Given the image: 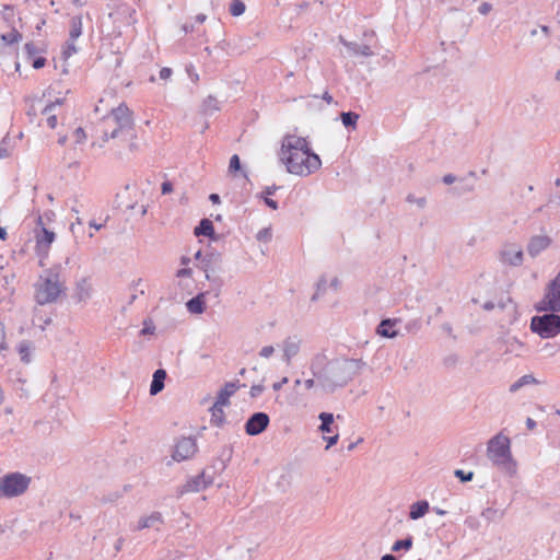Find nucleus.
<instances>
[{"label": "nucleus", "mask_w": 560, "mask_h": 560, "mask_svg": "<svg viewBox=\"0 0 560 560\" xmlns=\"http://www.w3.org/2000/svg\"><path fill=\"white\" fill-rule=\"evenodd\" d=\"M364 365L361 359L328 360L325 353H317L312 359L310 368L317 386L325 393H334L353 380Z\"/></svg>", "instance_id": "f257e3e1"}, {"label": "nucleus", "mask_w": 560, "mask_h": 560, "mask_svg": "<svg viewBox=\"0 0 560 560\" xmlns=\"http://www.w3.org/2000/svg\"><path fill=\"white\" fill-rule=\"evenodd\" d=\"M280 160L285 164L289 173L299 176H308L322 166L319 156L312 152L306 138L295 135L283 138Z\"/></svg>", "instance_id": "f03ea898"}, {"label": "nucleus", "mask_w": 560, "mask_h": 560, "mask_svg": "<svg viewBox=\"0 0 560 560\" xmlns=\"http://www.w3.org/2000/svg\"><path fill=\"white\" fill-rule=\"evenodd\" d=\"M62 266L54 265L46 269L34 284V299L39 305L51 304L66 294V279L61 275Z\"/></svg>", "instance_id": "7ed1b4c3"}, {"label": "nucleus", "mask_w": 560, "mask_h": 560, "mask_svg": "<svg viewBox=\"0 0 560 560\" xmlns=\"http://www.w3.org/2000/svg\"><path fill=\"white\" fill-rule=\"evenodd\" d=\"M103 140L132 139L135 137V121L132 112L124 103L110 108L103 116Z\"/></svg>", "instance_id": "20e7f679"}, {"label": "nucleus", "mask_w": 560, "mask_h": 560, "mask_svg": "<svg viewBox=\"0 0 560 560\" xmlns=\"http://www.w3.org/2000/svg\"><path fill=\"white\" fill-rule=\"evenodd\" d=\"M487 456L494 466L510 477L516 475L517 464L512 457L511 441L506 435L498 433L488 441Z\"/></svg>", "instance_id": "39448f33"}, {"label": "nucleus", "mask_w": 560, "mask_h": 560, "mask_svg": "<svg viewBox=\"0 0 560 560\" xmlns=\"http://www.w3.org/2000/svg\"><path fill=\"white\" fill-rule=\"evenodd\" d=\"M31 478L21 472L7 474L0 478V493L5 498L22 495L28 489Z\"/></svg>", "instance_id": "423d86ee"}, {"label": "nucleus", "mask_w": 560, "mask_h": 560, "mask_svg": "<svg viewBox=\"0 0 560 560\" xmlns=\"http://www.w3.org/2000/svg\"><path fill=\"white\" fill-rule=\"evenodd\" d=\"M550 312L541 316H534L530 322V329L541 338H553L560 332V315Z\"/></svg>", "instance_id": "0eeeda50"}, {"label": "nucleus", "mask_w": 560, "mask_h": 560, "mask_svg": "<svg viewBox=\"0 0 560 560\" xmlns=\"http://www.w3.org/2000/svg\"><path fill=\"white\" fill-rule=\"evenodd\" d=\"M536 308L540 312H560V271L547 285L544 299Z\"/></svg>", "instance_id": "6e6552de"}, {"label": "nucleus", "mask_w": 560, "mask_h": 560, "mask_svg": "<svg viewBox=\"0 0 560 560\" xmlns=\"http://www.w3.org/2000/svg\"><path fill=\"white\" fill-rule=\"evenodd\" d=\"M498 258L504 266L520 267L524 262V252L520 244L504 243L498 253Z\"/></svg>", "instance_id": "1a4fd4ad"}, {"label": "nucleus", "mask_w": 560, "mask_h": 560, "mask_svg": "<svg viewBox=\"0 0 560 560\" xmlns=\"http://www.w3.org/2000/svg\"><path fill=\"white\" fill-rule=\"evenodd\" d=\"M221 261L220 255L211 254L203 260V269L206 272V278L211 282V290L214 293V296L218 298L221 292V287L223 281L221 278L212 276L214 272V268L211 265H217Z\"/></svg>", "instance_id": "9d476101"}, {"label": "nucleus", "mask_w": 560, "mask_h": 560, "mask_svg": "<svg viewBox=\"0 0 560 560\" xmlns=\"http://www.w3.org/2000/svg\"><path fill=\"white\" fill-rule=\"evenodd\" d=\"M270 419L266 412L253 413L245 423V432L248 435H258L269 425Z\"/></svg>", "instance_id": "9b49d317"}, {"label": "nucleus", "mask_w": 560, "mask_h": 560, "mask_svg": "<svg viewBox=\"0 0 560 560\" xmlns=\"http://www.w3.org/2000/svg\"><path fill=\"white\" fill-rule=\"evenodd\" d=\"M197 451L195 439L182 438L175 445L173 458L177 462L190 458Z\"/></svg>", "instance_id": "f8f14e48"}, {"label": "nucleus", "mask_w": 560, "mask_h": 560, "mask_svg": "<svg viewBox=\"0 0 560 560\" xmlns=\"http://www.w3.org/2000/svg\"><path fill=\"white\" fill-rule=\"evenodd\" d=\"M552 238L548 235H533L527 244L526 250L532 258H536L540 253L549 248Z\"/></svg>", "instance_id": "ddd939ff"}, {"label": "nucleus", "mask_w": 560, "mask_h": 560, "mask_svg": "<svg viewBox=\"0 0 560 560\" xmlns=\"http://www.w3.org/2000/svg\"><path fill=\"white\" fill-rule=\"evenodd\" d=\"M301 343L302 340L298 336H289L282 341V360L287 364H290L292 359L299 354Z\"/></svg>", "instance_id": "4468645a"}, {"label": "nucleus", "mask_w": 560, "mask_h": 560, "mask_svg": "<svg viewBox=\"0 0 560 560\" xmlns=\"http://www.w3.org/2000/svg\"><path fill=\"white\" fill-rule=\"evenodd\" d=\"M40 229L36 232V247L38 250L47 252L51 243L55 241V233L49 231L43 225V219L39 215L37 219Z\"/></svg>", "instance_id": "2eb2a0df"}, {"label": "nucleus", "mask_w": 560, "mask_h": 560, "mask_svg": "<svg viewBox=\"0 0 560 560\" xmlns=\"http://www.w3.org/2000/svg\"><path fill=\"white\" fill-rule=\"evenodd\" d=\"M241 387L238 381L228 382L224 386L219 390L215 401L219 405H230V397L235 394V392Z\"/></svg>", "instance_id": "dca6fc26"}, {"label": "nucleus", "mask_w": 560, "mask_h": 560, "mask_svg": "<svg viewBox=\"0 0 560 560\" xmlns=\"http://www.w3.org/2000/svg\"><path fill=\"white\" fill-rule=\"evenodd\" d=\"M340 42L347 47L348 51L352 56H364L370 57L373 55L371 46L369 44H358L355 42H348L343 37H340Z\"/></svg>", "instance_id": "f3484780"}, {"label": "nucleus", "mask_w": 560, "mask_h": 560, "mask_svg": "<svg viewBox=\"0 0 560 560\" xmlns=\"http://www.w3.org/2000/svg\"><path fill=\"white\" fill-rule=\"evenodd\" d=\"M163 523V516L160 512H152L148 516H142L138 521V525L136 527L137 530H142L145 528H156Z\"/></svg>", "instance_id": "a211bd4d"}, {"label": "nucleus", "mask_w": 560, "mask_h": 560, "mask_svg": "<svg viewBox=\"0 0 560 560\" xmlns=\"http://www.w3.org/2000/svg\"><path fill=\"white\" fill-rule=\"evenodd\" d=\"M211 483V480H206L205 474H200L192 479L188 480L184 486L183 492H199L205 490L208 485Z\"/></svg>", "instance_id": "6ab92c4d"}, {"label": "nucleus", "mask_w": 560, "mask_h": 560, "mask_svg": "<svg viewBox=\"0 0 560 560\" xmlns=\"http://www.w3.org/2000/svg\"><path fill=\"white\" fill-rule=\"evenodd\" d=\"M92 285L86 278H83L77 282L74 299L78 302H85L91 298Z\"/></svg>", "instance_id": "aec40b11"}, {"label": "nucleus", "mask_w": 560, "mask_h": 560, "mask_svg": "<svg viewBox=\"0 0 560 560\" xmlns=\"http://www.w3.org/2000/svg\"><path fill=\"white\" fill-rule=\"evenodd\" d=\"M166 372L163 369H159L153 373V378L150 386L151 395H156L163 390Z\"/></svg>", "instance_id": "412c9836"}, {"label": "nucleus", "mask_w": 560, "mask_h": 560, "mask_svg": "<svg viewBox=\"0 0 560 560\" xmlns=\"http://www.w3.org/2000/svg\"><path fill=\"white\" fill-rule=\"evenodd\" d=\"M209 292H205V293H199L198 295H196L195 298L190 299L187 303H186V306H187V310L191 313V314H201L203 313L205 311V296L206 294H208Z\"/></svg>", "instance_id": "4be33fe9"}, {"label": "nucleus", "mask_w": 560, "mask_h": 560, "mask_svg": "<svg viewBox=\"0 0 560 560\" xmlns=\"http://www.w3.org/2000/svg\"><path fill=\"white\" fill-rule=\"evenodd\" d=\"M395 324L396 320L383 319L377 326L376 332L382 337L395 338L398 335V331L393 329Z\"/></svg>", "instance_id": "5701e85b"}, {"label": "nucleus", "mask_w": 560, "mask_h": 560, "mask_svg": "<svg viewBox=\"0 0 560 560\" xmlns=\"http://www.w3.org/2000/svg\"><path fill=\"white\" fill-rule=\"evenodd\" d=\"M226 405H219L218 401L213 404V406L210 408L211 411V423L221 427L225 421V413L223 408Z\"/></svg>", "instance_id": "b1692460"}, {"label": "nucleus", "mask_w": 560, "mask_h": 560, "mask_svg": "<svg viewBox=\"0 0 560 560\" xmlns=\"http://www.w3.org/2000/svg\"><path fill=\"white\" fill-rule=\"evenodd\" d=\"M34 349L32 341L22 340L16 346L18 353L20 354L21 361L24 363L31 362V353Z\"/></svg>", "instance_id": "393cba45"}, {"label": "nucleus", "mask_w": 560, "mask_h": 560, "mask_svg": "<svg viewBox=\"0 0 560 560\" xmlns=\"http://www.w3.org/2000/svg\"><path fill=\"white\" fill-rule=\"evenodd\" d=\"M429 511V503L427 501H417L416 503L411 504L409 517L411 520H418L425 515V513Z\"/></svg>", "instance_id": "a878e982"}, {"label": "nucleus", "mask_w": 560, "mask_h": 560, "mask_svg": "<svg viewBox=\"0 0 560 560\" xmlns=\"http://www.w3.org/2000/svg\"><path fill=\"white\" fill-rule=\"evenodd\" d=\"M221 109L220 102L217 97L209 95L202 103L201 112L205 115H213Z\"/></svg>", "instance_id": "bb28decb"}, {"label": "nucleus", "mask_w": 560, "mask_h": 560, "mask_svg": "<svg viewBox=\"0 0 560 560\" xmlns=\"http://www.w3.org/2000/svg\"><path fill=\"white\" fill-rule=\"evenodd\" d=\"M196 236H212L214 234V228L209 219H202L194 231Z\"/></svg>", "instance_id": "cd10ccee"}, {"label": "nucleus", "mask_w": 560, "mask_h": 560, "mask_svg": "<svg viewBox=\"0 0 560 560\" xmlns=\"http://www.w3.org/2000/svg\"><path fill=\"white\" fill-rule=\"evenodd\" d=\"M538 383L539 382L532 374L523 375L510 386V393H516L526 385H534Z\"/></svg>", "instance_id": "c85d7f7f"}, {"label": "nucleus", "mask_w": 560, "mask_h": 560, "mask_svg": "<svg viewBox=\"0 0 560 560\" xmlns=\"http://www.w3.org/2000/svg\"><path fill=\"white\" fill-rule=\"evenodd\" d=\"M57 104H58V105H61V100H59V98H58L56 102H54V103H50V104L46 105V106H45V108L43 109V115H46V116H47V119H46V121H47V126H48L49 128H51V129H55V128H56V126H57V116H56V115H54V114H51V112H52L54 107H55Z\"/></svg>", "instance_id": "c756f323"}, {"label": "nucleus", "mask_w": 560, "mask_h": 560, "mask_svg": "<svg viewBox=\"0 0 560 560\" xmlns=\"http://www.w3.org/2000/svg\"><path fill=\"white\" fill-rule=\"evenodd\" d=\"M82 34V18L75 15L70 21L69 38L75 40Z\"/></svg>", "instance_id": "7c9ffc66"}, {"label": "nucleus", "mask_w": 560, "mask_h": 560, "mask_svg": "<svg viewBox=\"0 0 560 560\" xmlns=\"http://www.w3.org/2000/svg\"><path fill=\"white\" fill-rule=\"evenodd\" d=\"M318 418L322 421V423L319 425V430L323 433H330L331 432V424L334 422V415L329 413V412H320Z\"/></svg>", "instance_id": "2f4dec72"}, {"label": "nucleus", "mask_w": 560, "mask_h": 560, "mask_svg": "<svg viewBox=\"0 0 560 560\" xmlns=\"http://www.w3.org/2000/svg\"><path fill=\"white\" fill-rule=\"evenodd\" d=\"M340 117H341V121L345 127L353 128V129L357 127V122L359 119V115L357 113L345 112V113H341Z\"/></svg>", "instance_id": "473e14b6"}, {"label": "nucleus", "mask_w": 560, "mask_h": 560, "mask_svg": "<svg viewBox=\"0 0 560 560\" xmlns=\"http://www.w3.org/2000/svg\"><path fill=\"white\" fill-rule=\"evenodd\" d=\"M412 544H413V540H412L411 536H409V537H407L405 539H401V540H397L392 546V551L397 552V551H400L402 549L404 550H409L412 547Z\"/></svg>", "instance_id": "72a5a7b5"}, {"label": "nucleus", "mask_w": 560, "mask_h": 560, "mask_svg": "<svg viewBox=\"0 0 560 560\" xmlns=\"http://www.w3.org/2000/svg\"><path fill=\"white\" fill-rule=\"evenodd\" d=\"M245 3L242 0H233L230 5V13L233 16H240L245 12Z\"/></svg>", "instance_id": "f704fd0d"}, {"label": "nucleus", "mask_w": 560, "mask_h": 560, "mask_svg": "<svg viewBox=\"0 0 560 560\" xmlns=\"http://www.w3.org/2000/svg\"><path fill=\"white\" fill-rule=\"evenodd\" d=\"M21 38H22V35L16 30H12L11 32H9L7 34L1 35V39L8 45L18 43Z\"/></svg>", "instance_id": "c9c22d12"}, {"label": "nucleus", "mask_w": 560, "mask_h": 560, "mask_svg": "<svg viewBox=\"0 0 560 560\" xmlns=\"http://www.w3.org/2000/svg\"><path fill=\"white\" fill-rule=\"evenodd\" d=\"M326 279L322 277L316 285V292L312 296V301H316L319 299V296L326 291Z\"/></svg>", "instance_id": "e433bc0d"}, {"label": "nucleus", "mask_w": 560, "mask_h": 560, "mask_svg": "<svg viewBox=\"0 0 560 560\" xmlns=\"http://www.w3.org/2000/svg\"><path fill=\"white\" fill-rule=\"evenodd\" d=\"M75 52H77V47L74 45V40H71L69 38V40L67 42L66 47H65V49L62 51L63 58L68 59L69 57H71Z\"/></svg>", "instance_id": "4c0bfd02"}, {"label": "nucleus", "mask_w": 560, "mask_h": 560, "mask_svg": "<svg viewBox=\"0 0 560 560\" xmlns=\"http://www.w3.org/2000/svg\"><path fill=\"white\" fill-rule=\"evenodd\" d=\"M406 201L409 202V203H416L419 208H424L425 205H427V199L425 197H419L417 198L416 196H413L412 194H409L406 198Z\"/></svg>", "instance_id": "58836bf2"}, {"label": "nucleus", "mask_w": 560, "mask_h": 560, "mask_svg": "<svg viewBox=\"0 0 560 560\" xmlns=\"http://www.w3.org/2000/svg\"><path fill=\"white\" fill-rule=\"evenodd\" d=\"M24 50L28 59L36 57V55L39 52V48L34 43L25 44Z\"/></svg>", "instance_id": "ea45409f"}, {"label": "nucleus", "mask_w": 560, "mask_h": 560, "mask_svg": "<svg viewBox=\"0 0 560 560\" xmlns=\"http://www.w3.org/2000/svg\"><path fill=\"white\" fill-rule=\"evenodd\" d=\"M454 475H455V477H457L458 479H460L464 482L470 481L474 478V472L472 471L465 472L462 469H456Z\"/></svg>", "instance_id": "a19ab883"}, {"label": "nucleus", "mask_w": 560, "mask_h": 560, "mask_svg": "<svg viewBox=\"0 0 560 560\" xmlns=\"http://www.w3.org/2000/svg\"><path fill=\"white\" fill-rule=\"evenodd\" d=\"M241 170V161L237 154L232 155L229 164L230 172H237Z\"/></svg>", "instance_id": "79ce46f5"}, {"label": "nucleus", "mask_w": 560, "mask_h": 560, "mask_svg": "<svg viewBox=\"0 0 560 560\" xmlns=\"http://www.w3.org/2000/svg\"><path fill=\"white\" fill-rule=\"evenodd\" d=\"M155 331V326L152 320H144L141 335H152Z\"/></svg>", "instance_id": "37998d69"}, {"label": "nucleus", "mask_w": 560, "mask_h": 560, "mask_svg": "<svg viewBox=\"0 0 560 560\" xmlns=\"http://www.w3.org/2000/svg\"><path fill=\"white\" fill-rule=\"evenodd\" d=\"M275 353V347L273 346H265L260 349L259 355L264 359L270 358Z\"/></svg>", "instance_id": "c03bdc74"}, {"label": "nucleus", "mask_w": 560, "mask_h": 560, "mask_svg": "<svg viewBox=\"0 0 560 560\" xmlns=\"http://www.w3.org/2000/svg\"><path fill=\"white\" fill-rule=\"evenodd\" d=\"M257 240L258 241H265L268 242L271 240V231L270 229H262L257 233Z\"/></svg>", "instance_id": "a18cd8bd"}, {"label": "nucleus", "mask_w": 560, "mask_h": 560, "mask_svg": "<svg viewBox=\"0 0 560 560\" xmlns=\"http://www.w3.org/2000/svg\"><path fill=\"white\" fill-rule=\"evenodd\" d=\"M74 138H75V142L77 143H82L84 142V140L86 139V133L85 131L83 130V128L79 127L74 130V133H73Z\"/></svg>", "instance_id": "49530a36"}, {"label": "nucleus", "mask_w": 560, "mask_h": 560, "mask_svg": "<svg viewBox=\"0 0 560 560\" xmlns=\"http://www.w3.org/2000/svg\"><path fill=\"white\" fill-rule=\"evenodd\" d=\"M0 350L5 351L8 350V345L5 342V330L4 326L0 323Z\"/></svg>", "instance_id": "de8ad7c7"}, {"label": "nucleus", "mask_w": 560, "mask_h": 560, "mask_svg": "<svg viewBox=\"0 0 560 560\" xmlns=\"http://www.w3.org/2000/svg\"><path fill=\"white\" fill-rule=\"evenodd\" d=\"M264 389H265V387L262 385H253L250 387L249 395H250L252 398H256V397L261 395Z\"/></svg>", "instance_id": "09e8293b"}, {"label": "nucleus", "mask_w": 560, "mask_h": 560, "mask_svg": "<svg viewBox=\"0 0 560 560\" xmlns=\"http://www.w3.org/2000/svg\"><path fill=\"white\" fill-rule=\"evenodd\" d=\"M32 59H33L32 65H33V67H34L35 69H40V68H43V67L45 66V63H46V59H45L44 57H34V58H32Z\"/></svg>", "instance_id": "8fccbe9b"}, {"label": "nucleus", "mask_w": 560, "mask_h": 560, "mask_svg": "<svg viewBox=\"0 0 560 560\" xmlns=\"http://www.w3.org/2000/svg\"><path fill=\"white\" fill-rule=\"evenodd\" d=\"M161 189L163 195L171 194L173 191V184L170 180H165L162 183Z\"/></svg>", "instance_id": "3c124183"}, {"label": "nucleus", "mask_w": 560, "mask_h": 560, "mask_svg": "<svg viewBox=\"0 0 560 560\" xmlns=\"http://www.w3.org/2000/svg\"><path fill=\"white\" fill-rule=\"evenodd\" d=\"M491 9H492V5L490 3L483 2L478 8V11H479L480 14L486 15V14H488L491 11Z\"/></svg>", "instance_id": "603ef678"}, {"label": "nucleus", "mask_w": 560, "mask_h": 560, "mask_svg": "<svg viewBox=\"0 0 560 560\" xmlns=\"http://www.w3.org/2000/svg\"><path fill=\"white\" fill-rule=\"evenodd\" d=\"M172 72H173V71H172V69H171V68L164 67V68H162V69H161V71H160V78H161L162 80H167V79H170V78H171Z\"/></svg>", "instance_id": "864d4df0"}, {"label": "nucleus", "mask_w": 560, "mask_h": 560, "mask_svg": "<svg viewBox=\"0 0 560 560\" xmlns=\"http://www.w3.org/2000/svg\"><path fill=\"white\" fill-rule=\"evenodd\" d=\"M324 439L327 441L326 450H328L329 447H331L332 445H335L338 442L339 435L335 434L332 436H328V438H324Z\"/></svg>", "instance_id": "5fc2aeb1"}, {"label": "nucleus", "mask_w": 560, "mask_h": 560, "mask_svg": "<svg viewBox=\"0 0 560 560\" xmlns=\"http://www.w3.org/2000/svg\"><path fill=\"white\" fill-rule=\"evenodd\" d=\"M190 276H191V269H189V268H183L176 272V277H178V278L190 277Z\"/></svg>", "instance_id": "6e6d98bb"}, {"label": "nucleus", "mask_w": 560, "mask_h": 560, "mask_svg": "<svg viewBox=\"0 0 560 560\" xmlns=\"http://www.w3.org/2000/svg\"><path fill=\"white\" fill-rule=\"evenodd\" d=\"M304 386L306 389H311L315 386H317V381L316 378L313 376V378H308L304 382Z\"/></svg>", "instance_id": "4d7b16f0"}, {"label": "nucleus", "mask_w": 560, "mask_h": 560, "mask_svg": "<svg viewBox=\"0 0 560 560\" xmlns=\"http://www.w3.org/2000/svg\"><path fill=\"white\" fill-rule=\"evenodd\" d=\"M264 200H265V203H266L269 208H271V209H273V210L278 209V203H277V201H276V200L270 199V198H268V197H265V198H264Z\"/></svg>", "instance_id": "13d9d810"}, {"label": "nucleus", "mask_w": 560, "mask_h": 560, "mask_svg": "<svg viewBox=\"0 0 560 560\" xmlns=\"http://www.w3.org/2000/svg\"><path fill=\"white\" fill-rule=\"evenodd\" d=\"M456 180V177L453 174H446L443 176V183L446 185H451Z\"/></svg>", "instance_id": "bf43d9fd"}, {"label": "nucleus", "mask_w": 560, "mask_h": 560, "mask_svg": "<svg viewBox=\"0 0 560 560\" xmlns=\"http://www.w3.org/2000/svg\"><path fill=\"white\" fill-rule=\"evenodd\" d=\"M497 514V511L495 510H492V509H486L483 512H482V516L486 517L487 520H492V516Z\"/></svg>", "instance_id": "052dcab7"}, {"label": "nucleus", "mask_w": 560, "mask_h": 560, "mask_svg": "<svg viewBox=\"0 0 560 560\" xmlns=\"http://www.w3.org/2000/svg\"><path fill=\"white\" fill-rule=\"evenodd\" d=\"M136 136L132 139H125L126 141H129L128 148L130 152H136L138 150V144L133 141Z\"/></svg>", "instance_id": "680f3d73"}, {"label": "nucleus", "mask_w": 560, "mask_h": 560, "mask_svg": "<svg viewBox=\"0 0 560 560\" xmlns=\"http://www.w3.org/2000/svg\"><path fill=\"white\" fill-rule=\"evenodd\" d=\"M124 542H125V539H124L122 537H119V538L116 540L115 546H114V548H115V552H116V553H117V552H119V551L121 550V548H122V546H124Z\"/></svg>", "instance_id": "e2e57ef3"}, {"label": "nucleus", "mask_w": 560, "mask_h": 560, "mask_svg": "<svg viewBox=\"0 0 560 560\" xmlns=\"http://www.w3.org/2000/svg\"><path fill=\"white\" fill-rule=\"evenodd\" d=\"M288 381H289V380H288V377H283L280 382L275 383V384L272 385V388H273L275 390H279V389H280L284 384H287V383H288Z\"/></svg>", "instance_id": "0e129e2a"}, {"label": "nucleus", "mask_w": 560, "mask_h": 560, "mask_svg": "<svg viewBox=\"0 0 560 560\" xmlns=\"http://www.w3.org/2000/svg\"><path fill=\"white\" fill-rule=\"evenodd\" d=\"M278 189L277 186H270V187H266V189L264 190V194H266L267 196H270V195H273L275 191Z\"/></svg>", "instance_id": "69168bd1"}, {"label": "nucleus", "mask_w": 560, "mask_h": 560, "mask_svg": "<svg viewBox=\"0 0 560 560\" xmlns=\"http://www.w3.org/2000/svg\"><path fill=\"white\" fill-rule=\"evenodd\" d=\"M526 425L529 430H533L536 427V421L532 418H527Z\"/></svg>", "instance_id": "338daca9"}, {"label": "nucleus", "mask_w": 560, "mask_h": 560, "mask_svg": "<svg viewBox=\"0 0 560 560\" xmlns=\"http://www.w3.org/2000/svg\"><path fill=\"white\" fill-rule=\"evenodd\" d=\"M482 308L486 310V311H492L494 308V303L493 302H486L483 305H482Z\"/></svg>", "instance_id": "774afa93"}]
</instances>
